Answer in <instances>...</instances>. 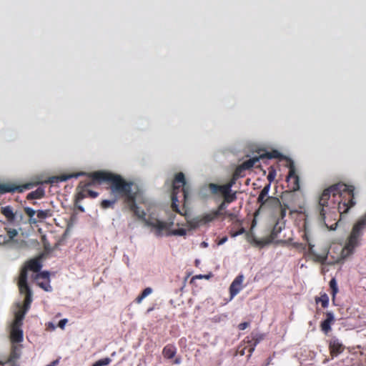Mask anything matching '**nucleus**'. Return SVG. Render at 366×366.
Here are the masks:
<instances>
[{
	"label": "nucleus",
	"instance_id": "obj_1",
	"mask_svg": "<svg viewBox=\"0 0 366 366\" xmlns=\"http://www.w3.org/2000/svg\"><path fill=\"white\" fill-rule=\"evenodd\" d=\"M355 187L342 182L324 189L319 199V217L321 223L330 230L337 228L340 217L353 207Z\"/></svg>",
	"mask_w": 366,
	"mask_h": 366
},
{
	"label": "nucleus",
	"instance_id": "obj_2",
	"mask_svg": "<svg viewBox=\"0 0 366 366\" xmlns=\"http://www.w3.org/2000/svg\"><path fill=\"white\" fill-rule=\"evenodd\" d=\"M89 176L94 181H97L99 184L107 182L109 184L111 194L115 198L124 199V203L126 204L129 200H133V197L137 194V192H132V187L134 185L132 182L126 181L119 174H113L109 172L98 171L92 172Z\"/></svg>",
	"mask_w": 366,
	"mask_h": 366
},
{
	"label": "nucleus",
	"instance_id": "obj_3",
	"mask_svg": "<svg viewBox=\"0 0 366 366\" xmlns=\"http://www.w3.org/2000/svg\"><path fill=\"white\" fill-rule=\"evenodd\" d=\"M185 184L184 174L182 172L176 174L172 182L171 207L174 212L182 216H186L187 213L185 204L187 202L189 192Z\"/></svg>",
	"mask_w": 366,
	"mask_h": 366
},
{
	"label": "nucleus",
	"instance_id": "obj_4",
	"mask_svg": "<svg viewBox=\"0 0 366 366\" xmlns=\"http://www.w3.org/2000/svg\"><path fill=\"white\" fill-rule=\"evenodd\" d=\"M137 197V194L133 197V200H129L125 204L133 212L134 216L142 221L145 226L149 227L154 230V234L157 237L162 236L163 232L168 229L167 222L155 217H149L146 218V212L143 209H140L136 203Z\"/></svg>",
	"mask_w": 366,
	"mask_h": 366
},
{
	"label": "nucleus",
	"instance_id": "obj_5",
	"mask_svg": "<svg viewBox=\"0 0 366 366\" xmlns=\"http://www.w3.org/2000/svg\"><path fill=\"white\" fill-rule=\"evenodd\" d=\"M365 227L366 224L360 218L353 225L345 245L342 250L341 254L343 257H347L353 254L355 248L360 244V239L363 235V230Z\"/></svg>",
	"mask_w": 366,
	"mask_h": 366
},
{
	"label": "nucleus",
	"instance_id": "obj_6",
	"mask_svg": "<svg viewBox=\"0 0 366 366\" xmlns=\"http://www.w3.org/2000/svg\"><path fill=\"white\" fill-rule=\"evenodd\" d=\"M26 276L24 273L21 278L20 293L25 295L24 305L21 307L18 305L19 310L15 313V319L12 326L21 327L23 325V320L27 311L29 310L32 302V292L29 286L26 285Z\"/></svg>",
	"mask_w": 366,
	"mask_h": 366
},
{
	"label": "nucleus",
	"instance_id": "obj_7",
	"mask_svg": "<svg viewBox=\"0 0 366 366\" xmlns=\"http://www.w3.org/2000/svg\"><path fill=\"white\" fill-rule=\"evenodd\" d=\"M303 239L307 242L308 249L306 251L307 245L303 243L300 242H293L292 244V246L299 250L300 252H305L307 257H309L312 260H313L315 262H323L326 258L327 255L323 254H319L316 253L314 250L315 245L312 243L309 234L306 229L305 230L304 234L302 236Z\"/></svg>",
	"mask_w": 366,
	"mask_h": 366
},
{
	"label": "nucleus",
	"instance_id": "obj_8",
	"mask_svg": "<svg viewBox=\"0 0 366 366\" xmlns=\"http://www.w3.org/2000/svg\"><path fill=\"white\" fill-rule=\"evenodd\" d=\"M91 173L88 174L90 177V180L86 182H81L77 187V193L75 197V205L77 209L81 212H84V209L82 206L79 205L78 202L84 199V198L89 197L91 198H96L98 197L99 193L92 190L89 189V187L95 183H98L97 181H94L93 179L89 176Z\"/></svg>",
	"mask_w": 366,
	"mask_h": 366
},
{
	"label": "nucleus",
	"instance_id": "obj_9",
	"mask_svg": "<svg viewBox=\"0 0 366 366\" xmlns=\"http://www.w3.org/2000/svg\"><path fill=\"white\" fill-rule=\"evenodd\" d=\"M34 186V184L33 183H26L21 185H16L12 183L0 184V194L14 193L15 192L21 193L24 190L33 188Z\"/></svg>",
	"mask_w": 366,
	"mask_h": 366
},
{
	"label": "nucleus",
	"instance_id": "obj_10",
	"mask_svg": "<svg viewBox=\"0 0 366 366\" xmlns=\"http://www.w3.org/2000/svg\"><path fill=\"white\" fill-rule=\"evenodd\" d=\"M328 349L331 358L333 359L344 352L345 346L338 338L332 337L328 340Z\"/></svg>",
	"mask_w": 366,
	"mask_h": 366
},
{
	"label": "nucleus",
	"instance_id": "obj_11",
	"mask_svg": "<svg viewBox=\"0 0 366 366\" xmlns=\"http://www.w3.org/2000/svg\"><path fill=\"white\" fill-rule=\"evenodd\" d=\"M41 268V264L38 259H31L29 262H27L25 267L21 269V271L20 272L19 282H18L19 289L20 290L21 278V276L24 274V272L26 276V282H25L26 285L29 286L27 284V270H31L34 272H38L40 271Z\"/></svg>",
	"mask_w": 366,
	"mask_h": 366
},
{
	"label": "nucleus",
	"instance_id": "obj_12",
	"mask_svg": "<svg viewBox=\"0 0 366 366\" xmlns=\"http://www.w3.org/2000/svg\"><path fill=\"white\" fill-rule=\"evenodd\" d=\"M217 217V213H216L214 210L193 219L191 222H189V224L191 226L196 227L199 225L208 224L214 221Z\"/></svg>",
	"mask_w": 366,
	"mask_h": 366
},
{
	"label": "nucleus",
	"instance_id": "obj_13",
	"mask_svg": "<svg viewBox=\"0 0 366 366\" xmlns=\"http://www.w3.org/2000/svg\"><path fill=\"white\" fill-rule=\"evenodd\" d=\"M263 334L257 332H252L249 335L245 337L244 343L247 344L246 347H249V352H254L255 347L264 339Z\"/></svg>",
	"mask_w": 366,
	"mask_h": 366
},
{
	"label": "nucleus",
	"instance_id": "obj_14",
	"mask_svg": "<svg viewBox=\"0 0 366 366\" xmlns=\"http://www.w3.org/2000/svg\"><path fill=\"white\" fill-rule=\"evenodd\" d=\"M258 211L261 209H269L272 212L277 210V208L281 207V202L277 197H267L264 201L259 203Z\"/></svg>",
	"mask_w": 366,
	"mask_h": 366
},
{
	"label": "nucleus",
	"instance_id": "obj_15",
	"mask_svg": "<svg viewBox=\"0 0 366 366\" xmlns=\"http://www.w3.org/2000/svg\"><path fill=\"white\" fill-rule=\"evenodd\" d=\"M1 213L6 217L7 222L13 225H15V221L18 216H19L20 219L23 217L21 213L18 215L17 212H14V208L10 205L1 207Z\"/></svg>",
	"mask_w": 366,
	"mask_h": 366
},
{
	"label": "nucleus",
	"instance_id": "obj_16",
	"mask_svg": "<svg viewBox=\"0 0 366 366\" xmlns=\"http://www.w3.org/2000/svg\"><path fill=\"white\" fill-rule=\"evenodd\" d=\"M21 345L12 344L10 355L6 361H0V366H3L6 363H15L21 356Z\"/></svg>",
	"mask_w": 366,
	"mask_h": 366
},
{
	"label": "nucleus",
	"instance_id": "obj_17",
	"mask_svg": "<svg viewBox=\"0 0 366 366\" xmlns=\"http://www.w3.org/2000/svg\"><path fill=\"white\" fill-rule=\"evenodd\" d=\"M325 315L326 319L321 322L320 328L325 335H327L332 330L331 326L335 320L333 313L331 312H327Z\"/></svg>",
	"mask_w": 366,
	"mask_h": 366
},
{
	"label": "nucleus",
	"instance_id": "obj_18",
	"mask_svg": "<svg viewBox=\"0 0 366 366\" xmlns=\"http://www.w3.org/2000/svg\"><path fill=\"white\" fill-rule=\"evenodd\" d=\"M244 280V277L242 274H239L237 277H235L234 281L232 282L229 287V293L231 297H234L235 295H237L240 290L242 289V282Z\"/></svg>",
	"mask_w": 366,
	"mask_h": 366
},
{
	"label": "nucleus",
	"instance_id": "obj_19",
	"mask_svg": "<svg viewBox=\"0 0 366 366\" xmlns=\"http://www.w3.org/2000/svg\"><path fill=\"white\" fill-rule=\"evenodd\" d=\"M287 180V182L292 183V189L293 191H297L300 189V178L296 174L295 169L293 166L290 167Z\"/></svg>",
	"mask_w": 366,
	"mask_h": 366
},
{
	"label": "nucleus",
	"instance_id": "obj_20",
	"mask_svg": "<svg viewBox=\"0 0 366 366\" xmlns=\"http://www.w3.org/2000/svg\"><path fill=\"white\" fill-rule=\"evenodd\" d=\"M10 339L12 344L20 343L23 341V330L21 327L11 325Z\"/></svg>",
	"mask_w": 366,
	"mask_h": 366
},
{
	"label": "nucleus",
	"instance_id": "obj_21",
	"mask_svg": "<svg viewBox=\"0 0 366 366\" xmlns=\"http://www.w3.org/2000/svg\"><path fill=\"white\" fill-rule=\"evenodd\" d=\"M6 233L0 234V244H5L14 239L17 236L18 232L16 229L5 228Z\"/></svg>",
	"mask_w": 366,
	"mask_h": 366
},
{
	"label": "nucleus",
	"instance_id": "obj_22",
	"mask_svg": "<svg viewBox=\"0 0 366 366\" xmlns=\"http://www.w3.org/2000/svg\"><path fill=\"white\" fill-rule=\"evenodd\" d=\"M83 174H84V172H80V173H77V174L73 173V174H61L59 176H54V177H51L49 178V182L51 184H55V183L61 182H65L71 178L78 177L79 176L83 175Z\"/></svg>",
	"mask_w": 366,
	"mask_h": 366
},
{
	"label": "nucleus",
	"instance_id": "obj_23",
	"mask_svg": "<svg viewBox=\"0 0 366 366\" xmlns=\"http://www.w3.org/2000/svg\"><path fill=\"white\" fill-rule=\"evenodd\" d=\"M177 354V347L172 344H168L162 350V355L166 359H172Z\"/></svg>",
	"mask_w": 366,
	"mask_h": 366
},
{
	"label": "nucleus",
	"instance_id": "obj_24",
	"mask_svg": "<svg viewBox=\"0 0 366 366\" xmlns=\"http://www.w3.org/2000/svg\"><path fill=\"white\" fill-rule=\"evenodd\" d=\"M45 191L43 187H38L36 190L31 192L26 196L27 199H38L44 197Z\"/></svg>",
	"mask_w": 366,
	"mask_h": 366
},
{
	"label": "nucleus",
	"instance_id": "obj_25",
	"mask_svg": "<svg viewBox=\"0 0 366 366\" xmlns=\"http://www.w3.org/2000/svg\"><path fill=\"white\" fill-rule=\"evenodd\" d=\"M270 189V184H267L260 192L257 197V203L259 204L265 200Z\"/></svg>",
	"mask_w": 366,
	"mask_h": 366
},
{
	"label": "nucleus",
	"instance_id": "obj_26",
	"mask_svg": "<svg viewBox=\"0 0 366 366\" xmlns=\"http://www.w3.org/2000/svg\"><path fill=\"white\" fill-rule=\"evenodd\" d=\"M24 212L25 213L29 216V223L31 224H35L37 223L38 220L36 219V218H34V216L35 215V214H36V212L31 207H24Z\"/></svg>",
	"mask_w": 366,
	"mask_h": 366
},
{
	"label": "nucleus",
	"instance_id": "obj_27",
	"mask_svg": "<svg viewBox=\"0 0 366 366\" xmlns=\"http://www.w3.org/2000/svg\"><path fill=\"white\" fill-rule=\"evenodd\" d=\"M52 216V211L51 209L38 210L36 211V217L39 221H42L48 217Z\"/></svg>",
	"mask_w": 366,
	"mask_h": 366
},
{
	"label": "nucleus",
	"instance_id": "obj_28",
	"mask_svg": "<svg viewBox=\"0 0 366 366\" xmlns=\"http://www.w3.org/2000/svg\"><path fill=\"white\" fill-rule=\"evenodd\" d=\"M330 287L331 290V295L332 296V300L334 301L335 299V296L338 292V287L337 283L335 278H332L330 281Z\"/></svg>",
	"mask_w": 366,
	"mask_h": 366
},
{
	"label": "nucleus",
	"instance_id": "obj_29",
	"mask_svg": "<svg viewBox=\"0 0 366 366\" xmlns=\"http://www.w3.org/2000/svg\"><path fill=\"white\" fill-rule=\"evenodd\" d=\"M258 161V157H254L247 161H244L241 165L242 166V167L244 168L245 170H247L253 167Z\"/></svg>",
	"mask_w": 366,
	"mask_h": 366
},
{
	"label": "nucleus",
	"instance_id": "obj_30",
	"mask_svg": "<svg viewBox=\"0 0 366 366\" xmlns=\"http://www.w3.org/2000/svg\"><path fill=\"white\" fill-rule=\"evenodd\" d=\"M280 157L281 154L277 150H272L270 152H266L260 155L259 158L276 159Z\"/></svg>",
	"mask_w": 366,
	"mask_h": 366
},
{
	"label": "nucleus",
	"instance_id": "obj_31",
	"mask_svg": "<svg viewBox=\"0 0 366 366\" xmlns=\"http://www.w3.org/2000/svg\"><path fill=\"white\" fill-rule=\"evenodd\" d=\"M316 302H321L322 307L323 308H326L328 306L329 304V297L327 294L324 293L321 295V296L318 298L315 299Z\"/></svg>",
	"mask_w": 366,
	"mask_h": 366
},
{
	"label": "nucleus",
	"instance_id": "obj_32",
	"mask_svg": "<svg viewBox=\"0 0 366 366\" xmlns=\"http://www.w3.org/2000/svg\"><path fill=\"white\" fill-rule=\"evenodd\" d=\"M224 201L227 204L233 202L237 199V192H229L227 194H225L224 197Z\"/></svg>",
	"mask_w": 366,
	"mask_h": 366
},
{
	"label": "nucleus",
	"instance_id": "obj_33",
	"mask_svg": "<svg viewBox=\"0 0 366 366\" xmlns=\"http://www.w3.org/2000/svg\"><path fill=\"white\" fill-rule=\"evenodd\" d=\"M287 209H289V206L287 204L281 203V207L277 208V210L280 211L279 219H281V220L284 219V218L286 216Z\"/></svg>",
	"mask_w": 366,
	"mask_h": 366
},
{
	"label": "nucleus",
	"instance_id": "obj_34",
	"mask_svg": "<svg viewBox=\"0 0 366 366\" xmlns=\"http://www.w3.org/2000/svg\"><path fill=\"white\" fill-rule=\"evenodd\" d=\"M116 201H117L116 198L114 199H112V200L104 199V200L102 201L101 207L103 209H108L109 207H113Z\"/></svg>",
	"mask_w": 366,
	"mask_h": 366
},
{
	"label": "nucleus",
	"instance_id": "obj_35",
	"mask_svg": "<svg viewBox=\"0 0 366 366\" xmlns=\"http://www.w3.org/2000/svg\"><path fill=\"white\" fill-rule=\"evenodd\" d=\"M244 172H245V169L244 167H242V166L240 164L239 166H238L234 173H233V175L239 179L240 177H243L245 174H244Z\"/></svg>",
	"mask_w": 366,
	"mask_h": 366
},
{
	"label": "nucleus",
	"instance_id": "obj_36",
	"mask_svg": "<svg viewBox=\"0 0 366 366\" xmlns=\"http://www.w3.org/2000/svg\"><path fill=\"white\" fill-rule=\"evenodd\" d=\"M227 202L223 200V202L218 206L217 209L214 210L216 213H217L218 217L220 216H223L225 209L227 208Z\"/></svg>",
	"mask_w": 366,
	"mask_h": 366
},
{
	"label": "nucleus",
	"instance_id": "obj_37",
	"mask_svg": "<svg viewBox=\"0 0 366 366\" xmlns=\"http://www.w3.org/2000/svg\"><path fill=\"white\" fill-rule=\"evenodd\" d=\"M111 362L112 360L109 357H105L95 362L92 366H105L109 365Z\"/></svg>",
	"mask_w": 366,
	"mask_h": 366
},
{
	"label": "nucleus",
	"instance_id": "obj_38",
	"mask_svg": "<svg viewBox=\"0 0 366 366\" xmlns=\"http://www.w3.org/2000/svg\"><path fill=\"white\" fill-rule=\"evenodd\" d=\"M49 282L50 281H45V280H43L42 282H38V285L39 286L42 288L43 290H44L46 292H50L51 291V287L49 284Z\"/></svg>",
	"mask_w": 366,
	"mask_h": 366
},
{
	"label": "nucleus",
	"instance_id": "obj_39",
	"mask_svg": "<svg viewBox=\"0 0 366 366\" xmlns=\"http://www.w3.org/2000/svg\"><path fill=\"white\" fill-rule=\"evenodd\" d=\"M245 232L243 227H241L238 230H234L233 228L230 229L229 234L232 237H235Z\"/></svg>",
	"mask_w": 366,
	"mask_h": 366
},
{
	"label": "nucleus",
	"instance_id": "obj_40",
	"mask_svg": "<svg viewBox=\"0 0 366 366\" xmlns=\"http://www.w3.org/2000/svg\"><path fill=\"white\" fill-rule=\"evenodd\" d=\"M43 279L45 281H49V274L48 272H42L36 275V280Z\"/></svg>",
	"mask_w": 366,
	"mask_h": 366
},
{
	"label": "nucleus",
	"instance_id": "obj_41",
	"mask_svg": "<svg viewBox=\"0 0 366 366\" xmlns=\"http://www.w3.org/2000/svg\"><path fill=\"white\" fill-rule=\"evenodd\" d=\"M209 187L213 194H217L219 192L220 188L219 184L211 183L209 184Z\"/></svg>",
	"mask_w": 366,
	"mask_h": 366
},
{
	"label": "nucleus",
	"instance_id": "obj_42",
	"mask_svg": "<svg viewBox=\"0 0 366 366\" xmlns=\"http://www.w3.org/2000/svg\"><path fill=\"white\" fill-rule=\"evenodd\" d=\"M219 193H221L223 195V197L225 194H227V193H229V192H231V189L228 188L226 184L223 185H219Z\"/></svg>",
	"mask_w": 366,
	"mask_h": 366
},
{
	"label": "nucleus",
	"instance_id": "obj_43",
	"mask_svg": "<svg viewBox=\"0 0 366 366\" xmlns=\"http://www.w3.org/2000/svg\"><path fill=\"white\" fill-rule=\"evenodd\" d=\"M172 234L174 235L184 236L187 234V230L183 228H180L173 230Z\"/></svg>",
	"mask_w": 366,
	"mask_h": 366
},
{
	"label": "nucleus",
	"instance_id": "obj_44",
	"mask_svg": "<svg viewBox=\"0 0 366 366\" xmlns=\"http://www.w3.org/2000/svg\"><path fill=\"white\" fill-rule=\"evenodd\" d=\"M237 179V178L232 175L231 179L226 184V185L229 189H232V187L236 184Z\"/></svg>",
	"mask_w": 366,
	"mask_h": 366
},
{
	"label": "nucleus",
	"instance_id": "obj_45",
	"mask_svg": "<svg viewBox=\"0 0 366 366\" xmlns=\"http://www.w3.org/2000/svg\"><path fill=\"white\" fill-rule=\"evenodd\" d=\"M281 230V228H278L277 229V224H276V225H274L273 229L272 230L271 232V237L272 238H274L276 237V236L277 235V233H279Z\"/></svg>",
	"mask_w": 366,
	"mask_h": 366
},
{
	"label": "nucleus",
	"instance_id": "obj_46",
	"mask_svg": "<svg viewBox=\"0 0 366 366\" xmlns=\"http://www.w3.org/2000/svg\"><path fill=\"white\" fill-rule=\"evenodd\" d=\"M275 175H276L275 171L272 170V171L269 172V174L267 175V179L269 180V183L272 182V181H274V179L275 178Z\"/></svg>",
	"mask_w": 366,
	"mask_h": 366
},
{
	"label": "nucleus",
	"instance_id": "obj_47",
	"mask_svg": "<svg viewBox=\"0 0 366 366\" xmlns=\"http://www.w3.org/2000/svg\"><path fill=\"white\" fill-rule=\"evenodd\" d=\"M152 292V289L151 287L145 288L141 295L145 298L147 296L149 295Z\"/></svg>",
	"mask_w": 366,
	"mask_h": 366
},
{
	"label": "nucleus",
	"instance_id": "obj_48",
	"mask_svg": "<svg viewBox=\"0 0 366 366\" xmlns=\"http://www.w3.org/2000/svg\"><path fill=\"white\" fill-rule=\"evenodd\" d=\"M249 325V323L247 322H244L238 325V329L239 330H244L247 328Z\"/></svg>",
	"mask_w": 366,
	"mask_h": 366
},
{
	"label": "nucleus",
	"instance_id": "obj_49",
	"mask_svg": "<svg viewBox=\"0 0 366 366\" xmlns=\"http://www.w3.org/2000/svg\"><path fill=\"white\" fill-rule=\"evenodd\" d=\"M67 322V320L66 319H62L59 322V324H58V326L61 328V329H64L66 324Z\"/></svg>",
	"mask_w": 366,
	"mask_h": 366
},
{
	"label": "nucleus",
	"instance_id": "obj_50",
	"mask_svg": "<svg viewBox=\"0 0 366 366\" xmlns=\"http://www.w3.org/2000/svg\"><path fill=\"white\" fill-rule=\"evenodd\" d=\"M227 241V237H223L222 238H221L218 242H217V244L218 245H222L223 244H224Z\"/></svg>",
	"mask_w": 366,
	"mask_h": 366
},
{
	"label": "nucleus",
	"instance_id": "obj_51",
	"mask_svg": "<svg viewBox=\"0 0 366 366\" xmlns=\"http://www.w3.org/2000/svg\"><path fill=\"white\" fill-rule=\"evenodd\" d=\"M224 216H227L231 219H233L234 217V214L229 212H224V213L223 214Z\"/></svg>",
	"mask_w": 366,
	"mask_h": 366
},
{
	"label": "nucleus",
	"instance_id": "obj_52",
	"mask_svg": "<svg viewBox=\"0 0 366 366\" xmlns=\"http://www.w3.org/2000/svg\"><path fill=\"white\" fill-rule=\"evenodd\" d=\"M144 299V297L142 295H139L135 300L136 302L139 304L142 302V301Z\"/></svg>",
	"mask_w": 366,
	"mask_h": 366
},
{
	"label": "nucleus",
	"instance_id": "obj_53",
	"mask_svg": "<svg viewBox=\"0 0 366 366\" xmlns=\"http://www.w3.org/2000/svg\"><path fill=\"white\" fill-rule=\"evenodd\" d=\"M181 362V359L179 357L176 358L174 361V364L179 365Z\"/></svg>",
	"mask_w": 366,
	"mask_h": 366
},
{
	"label": "nucleus",
	"instance_id": "obj_54",
	"mask_svg": "<svg viewBox=\"0 0 366 366\" xmlns=\"http://www.w3.org/2000/svg\"><path fill=\"white\" fill-rule=\"evenodd\" d=\"M360 219L366 224V213Z\"/></svg>",
	"mask_w": 366,
	"mask_h": 366
},
{
	"label": "nucleus",
	"instance_id": "obj_55",
	"mask_svg": "<svg viewBox=\"0 0 366 366\" xmlns=\"http://www.w3.org/2000/svg\"><path fill=\"white\" fill-rule=\"evenodd\" d=\"M197 278L201 279L202 277V275L197 276Z\"/></svg>",
	"mask_w": 366,
	"mask_h": 366
}]
</instances>
